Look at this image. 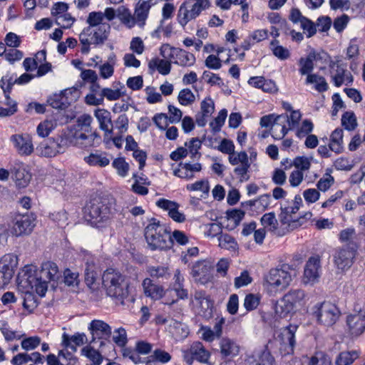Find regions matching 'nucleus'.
Here are the masks:
<instances>
[{
  "mask_svg": "<svg viewBox=\"0 0 365 365\" xmlns=\"http://www.w3.org/2000/svg\"><path fill=\"white\" fill-rule=\"evenodd\" d=\"M58 274L56 264L49 261L42 263L41 269H37L33 264L23 268L18 279L19 284L26 289L23 302L25 309L31 312L37 307L38 300L32 292L43 297L48 289V283L58 279Z\"/></svg>",
  "mask_w": 365,
  "mask_h": 365,
  "instance_id": "obj_1",
  "label": "nucleus"
},
{
  "mask_svg": "<svg viewBox=\"0 0 365 365\" xmlns=\"http://www.w3.org/2000/svg\"><path fill=\"white\" fill-rule=\"evenodd\" d=\"M102 284L108 297L116 303L124 304L130 293V282L125 274L117 269L108 268L102 275Z\"/></svg>",
  "mask_w": 365,
  "mask_h": 365,
  "instance_id": "obj_2",
  "label": "nucleus"
},
{
  "mask_svg": "<svg viewBox=\"0 0 365 365\" xmlns=\"http://www.w3.org/2000/svg\"><path fill=\"white\" fill-rule=\"evenodd\" d=\"M145 238L152 250H166L172 247L173 240L165 225L152 218L144 230Z\"/></svg>",
  "mask_w": 365,
  "mask_h": 365,
  "instance_id": "obj_3",
  "label": "nucleus"
},
{
  "mask_svg": "<svg viewBox=\"0 0 365 365\" xmlns=\"http://www.w3.org/2000/svg\"><path fill=\"white\" fill-rule=\"evenodd\" d=\"M151 6L150 0H139L133 14L128 9L123 8L118 11L117 16L120 22L128 29H132L135 26L143 29L146 24Z\"/></svg>",
  "mask_w": 365,
  "mask_h": 365,
  "instance_id": "obj_4",
  "label": "nucleus"
},
{
  "mask_svg": "<svg viewBox=\"0 0 365 365\" xmlns=\"http://www.w3.org/2000/svg\"><path fill=\"white\" fill-rule=\"evenodd\" d=\"M86 211L91 223L97 228L106 227L110 225L112 215L110 210L100 199L91 200L86 206Z\"/></svg>",
  "mask_w": 365,
  "mask_h": 365,
  "instance_id": "obj_5",
  "label": "nucleus"
},
{
  "mask_svg": "<svg viewBox=\"0 0 365 365\" xmlns=\"http://www.w3.org/2000/svg\"><path fill=\"white\" fill-rule=\"evenodd\" d=\"M312 314L318 324L331 327L338 321L341 312L334 304L324 301L313 306Z\"/></svg>",
  "mask_w": 365,
  "mask_h": 365,
  "instance_id": "obj_6",
  "label": "nucleus"
},
{
  "mask_svg": "<svg viewBox=\"0 0 365 365\" xmlns=\"http://www.w3.org/2000/svg\"><path fill=\"white\" fill-rule=\"evenodd\" d=\"M210 6V0H185L179 8L178 21L184 27Z\"/></svg>",
  "mask_w": 365,
  "mask_h": 365,
  "instance_id": "obj_7",
  "label": "nucleus"
},
{
  "mask_svg": "<svg viewBox=\"0 0 365 365\" xmlns=\"http://www.w3.org/2000/svg\"><path fill=\"white\" fill-rule=\"evenodd\" d=\"M305 292L302 289L289 292L275 303V314L280 317L287 316L297 306H302L304 302Z\"/></svg>",
  "mask_w": 365,
  "mask_h": 365,
  "instance_id": "obj_8",
  "label": "nucleus"
},
{
  "mask_svg": "<svg viewBox=\"0 0 365 365\" xmlns=\"http://www.w3.org/2000/svg\"><path fill=\"white\" fill-rule=\"evenodd\" d=\"M160 55L166 59L172 60L173 63L183 67H190L195 64V56L179 48L170 46L169 44H163L160 48Z\"/></svg>",
  "mask_w": 365,
  "mask_h": 365,
  "instance_id": "obj_9",
  "label": "nucleus"
},
{
  "mask_svg": "<svg viewBox=\"0 0 365 365\" xmlns=\"http://www.w3.org/2000/svg\"><path fill=\"white\" fill-rule=\"evenodd\" d=\"M298 327L289 324L282 328L275 338V346L277 347L280 354L283 356L292 354L296 344L295 333Z\"/></svg>",
  "mask_w": 365,
  "mask_h": 365,
  "instance_id": "obj_10",
  "label": "nucleus"
},
{
  "mask_svg": "<svg viewBox=\"0 0 365 365\" xmlns=\"http://www.w3.org/2000/svg\"><path fill=\"white\" fill-rule=\"evenodd\" d=\"M18 265V257L14 254H6L0 259V289L9 284Z\"/></svg>",
  "mask_w": 365,
  "mask_h": 365,
  "instance_id": "obj_11",
  "label": "nucleus"
},
{
  "mask_svg": "<svg viewBox=\"0 0 365 365\" xmlns=\"http://www.w3.org/2000/svg\"><path fill=\"white\" fill-rule=\"evenodd\" d=\"M329 73L331 81L336 87H340L343 84L349 86L354 81L351 72L346 69V64L342 63L341 61L330 62Z\"/></svg>",
  "mask_w": 365,
  "mask_h": 365,
  "instance_id": "obj_12",
  "label": "nucleus"
},
{
  "mask_svg": "<svg viewBox=\"0 0 365 365\" xmlns=\"http://www.w3.org/2000/svg\"><path fill=\"white\" fill-rule=\"evenodd\" d=\"M182 357L188 365H192L195 360L207 364L210 358V353L200 341H195L189 348L182 350Z\"/></svg>",
  "mask_w": 365,
  "mask_h": 365,
  "instance_id": "obj_13",
  "label": "nucleus"
},
{
  "mask_svg": "<svg viewBox=\"0 0 365 365\" xmlns=\"http://www.w3.org/2000/svg\"><path fill=\"white\" fill-rule=\"evenodd\" d=\"M301 117L299 110H292L289 117L287 115L275 116V132L279 130L281 133L275 139H281L289 130L294 129L298 125Z\"/></svg>",
  "mask_w": 365,
  "mask_h": 365,
  "instance_id": "obj_14",
  "label": "nucleus"
},
{
  "mask_svg": "<svg viewBox=\"0 0 365 365\" xmlns=\"http://www.w3.org/2000/svg\"><path fill=\"white\" fill-rule=\"evenodd\" d=\"M229 162L232 165H236L234 173L240 182H245L250 179L248 155L246 152L242 151L234 154L229 158Z\"/></svg>",
  "mask_w": 365,
  "mask_h": 365,
  "instance_id": "obj_15",
  "label": "nucleus"
},
{
  "mask_svg": "<svg viewBox=\"0 0 365 365\" xmlns=\"http://www.w3.org/2000/svg\"><path fill=\"white\" fill-rule=\"evenodd\" d=\"M33 214L16 215L13 220L12 233L16 236L29 235L36 225Z\"/></svg>",
  "mask_w": 365,
  "mask_h": 365,
  "instance_id": "obj_16",
  "label": "nucleus"
},
{
  "mask_svg": "<svg viewBox=\"0 0 365 365\" xmlns=\"http://www.w3.org/2000/svg\"><path fill=\"white\" fill-rule=\"evenodd\" d=\"M349 245V247H343L336 251L334 255V261L337 269L342 271L349 269L354 262L356 255V244Z\"/></svg>",
  "mask_w": 365,
  "mask_h": 365,
  "instance_id": "obj_17",
  "label": "nucleus"
},
{
  "mask_svg": "<svg viewBox=\"0 0 365 365\" xmlns=\"http://www.w3.org/2000/svg\"><path fill=\"white\" fill-rule=\"evenodd\" d=\"M10 142L16 152L20 156L31 155L34 150L32 138L28 133H16L11 135Z\"/></svg>",
  "mask_w": 365,
  "mask_h": 365,
  "instance_id": "obj_18",
  "label": "nucleus"
},
{
  "mask_svg": "<svg viewBox=\"0 0 365 365\" xmlns=\"http://www.w3.org/2000/svg\"><path fill=\"white\" fill-rule=\"evenodd\" d=\"M192 301L197 313L205 318H210L212 313V303L204 290H196Z\"/></svg>",
  "mask_w": 365,
  "mask_h": 365,
  "instance_id": "obj_19",
  "label": "nucleus"
},
{
  "mask_svg": "<svg viewBox=\"0 0 365 365\" xmlns=\"http://www.w3.org/2000/svg\"><path fill=\"white\" fill-rule=\"evenodd\" d=\"M347 332L352 337H357L365 331V312H359L346 317Z\"/></svg>",
  "mask_w": 365,
  "mask_h": 365,
  "instance_id": "obj_20",
  "label": "nucleus"
},
{
  "mask_svg": "<svg viewBox=\"0 0 365 365\" xmlns=\"http://www.w3.org/2000/svg\"><path fill=\"white\" fill-rule=\"evenodd\" d=\"M191 275L195 280L202 284L212 281V266L205 260L197 261L192 267Z\"/></svg>",
  "mask_w": 365,
  "mask_h": 365,
  "instance_id": "obj_21",
  "label": "nucleus"
},
{
  "mask_svg": "<svg viewBox=\"0 0 365 365\" xmlns=\"http://www.w3.org/2000/svg\"><path fill=\"white\" fill-rule=\"evenodd\" d=\"M321 272V259L319 255L312 256L307 262L304 270V282L315 283L318 281Z\"/></svg>",
  "mask_w": 365,
  "mask_h": 365,
  "instance_id": "obj_22",
  "label": "nucleus"
},
{
  "mask_svg": "<svg viewBox=\"0 0 365 365\" xmlns=\"http://www.w3.org/2000/svg\"><path fill=\"white\" fill-rule=\"evenodd\" d=\"M294 275L295 270L288 264H283L280 268H275V288L279 290L287 288Z\"/></svg>",
  "mask_w": 365,
  "mask_h": 365,
  "instance_id": "obj_23",
  "label": "nucleus"
},
{
  "mask_svg": "<svg viewBox=\"0 0 365 365\" xmlns=\"http://www.w3.org/2000/svg\"><path fill=\"white\" fill-rule=\"evenodd\" d=\"M88 330L92 335L91 343L93 342L96 339H108L112 334L111 327L103 320L93 319L88 326Z\"/></svg>",
  "mask_w": 365,
  "mask_h": 365,
  "instance_id": "obj_24",
  "label": "nucleus"
},
{
  "mask_svg": "<svg viewBox=\"0 0 365 365\" xmlns=\"http://www.w3.org/2000/svg\"><path fill=\"white\" fill-rule=\"evenodd\" d=\"M11 178L19 187H26L31 178V174L26 170L22 163H14L11 167Z\"/></svg>",
  "mask_w": 365,
  "mask_h": 365,
  "instance_id": "obj_25",
  "label": "nucleus"
},
{
  "mask_svg": "<svg viewBox=\"0 0 365 365\" xmlns=\"http://www.w3.org/2000/svg\"><path fill=\"white\" fill-rule=\"evenodd\" d=\"M289 19L294 24H300V27L303 31L308 33V37H311L316 34V25L310 19L304 16L299 9L297 8L292 9Z\"/></svg>",
  "mask_w": 365,
  "mask_h": 365,
  "instance_id": "obj_26",
  "label": "nucleus"
},
{
  "mask_svg": "<svg viewBox=\"0 0 365 365\" xmlns=\"http://www.w3.org/2000/svg\"><path fill=\"white\" fill-rule=\"evenodd\" d=\"M90 135L76 131L73 135V143L83 148L98 145L101 142V135L96 132H91Z\"/></svg>",
  "mask_w": 365,
  "mask_h": 365,
  "instance_id": "obj_27",
  "label": "nucleus"
},
{
  "mask_svg": "<svg viewBox=\"0 0 365 365\" xmlns=\"http://www.w3.org/2000/svg\"><path fill=\"white\" fill-rule=\"evenodd\" d=\"M142 287L145 296L155 301L162 299L167 292L162 285L154 283L150 278L143 279Z\"/></svg>",
  "mask_w": 365,
  "mask_h": 365,
  "instance_id": "obj_28",
  "label": "nucleus"
},
{
  "mask_svg": "<svg viewBox=\"0 0 365 365\" xmlns=\"http://www.w3.org/2000/svg\"><path fill=\"white\" fill-rule=\"evenodd\" d=\"M94 116L96 118L101 130L104 131L106 137L113 134V123L110 113L104 108H97L94 110Z\"/></svg>",
  "mask_w": 365,
  "mask_h": 365,
  "instance_id": "obj_29",
  "label": "nucleus"
},
{
  "mask_svg": "<svg viewBox=\"0 0 365 365\" xmlns=\"http://www.w3.org/2000/svg\"><path fill=\"white\" fill-rule=\"evenodd\" d=\"M88 338L84 333H76L70 336L68 334L62 335V346L66 349H70L73 352H76L77 346H82L87 343Z\"/></svg>",
  "mask_w": 365,
  "mask_h": 365,
  "instance_id": "obj_30",
  "label": "nucleus"
},
{
  "mask_svg": "<svg viewBox=\"0 0 365 365\" xmlns=\"http://www.w3.org/2000/svg\"><path fill=\"white\" fill-rule=\"evenodd\" d=\"M84 161L90 166L104 168L110 164V160L106 153L96 150L85 156Z\"/></svg>",
  "mask_w": 365,
  "mask_h": 365,
  "instance_id": "obj_31",
  "label": "nucleus"
},
{
  "mask_svg": "<svg viewBox=\"0 0 365 365\" xmlns=\"http://www.w3.org/2000/svg\"><path fill=\"white\" fill-rule=\"evenodd\" d=\"M316 59L314 51L310 52L306 57H301L298 61L299 73L302 76L312 75L314 70V61Z\"/></svg>",
  "mask_w": 365,
  "mask_h": 365,
  "instance_id": "obj_32",
  "label": "nucleus"
},
{
  "mask_svg": "<svg viewBox=\"0 0 365 365\" xmlns=\"http://www.w3.org/2000/svg\"><path fill=\"white\" fill-rule=\"evenodd\" d=\"M171 61L170 59H160L158 57L153 58L148 62V68L150 71L157 70L160 74L166 76L171 71Z\"/></svg>",
  "mask_w": 365,
  "mask_h": 365,
  "instance_id": "obj_33",
  "label": "nucleus"
},
{
  "mask_svg": "<svg viewBox=\"0 0 365 365\" xmlns=\"http://www.w3.org/2000/svg\"><path fill=\"white\" fill-rule=\"evenodd\" d=\"M268 37V30L258 29L251 33L242 43V48L244 50H249L251 46L259 43Z\"/></svg>",
  "mask_w": 365,
  "mask_h": 365,
  "instance_id": "obj_34",
  "label": "nucleus"
},
{
  "mask_svg": "<svg viewBox=\"0 0 365 365\" xmlns=\"http://www.w3.org/2000/svg\"><path fill=\"white\" fill-rule=\"evenodd\" d=\"M220 353L223 357L235 356L239 353L238 345L232 339L223 337L220 341Z\"/></svg>",
  "mask_w": 365,
  "mask_h": 365,
  "instance_id": "obj_35",
  "label": "nucleus"
},
{
  "mask_svg": "<svg viewBox=\"0 0 365 365\" xmlns=\"http://www.w3.org/2000/svg\"><path fill=\"white\" fill-rule=\"evenodd\" d=\"M285 204L281 205L282 213L279 215L282 225L285 226V228L289 227V222L294 221V219L292 217V214H295L299 210V205H292Z\"/></svg>",
  "mask_w": 365,
  "mask_h": 365,
  "instance_id": "obj_36",
  "label": "nucleus"
},
{
  "mask_svg": "<svg viewBox=\"0 0 365 365\" xmlns=\"http://www.w3.org/2000/svg\"><path fill=\"white\" fill-rule=\"evenodd\" d=\"M119 87L115 86V88H104L101 89V93L103 100L106 98L108 101H113L120 99L122 96L125 95V86L120 82L117 83Z\"/></svg>",
  "mask_w": 365,
  "mask_h": 365,
  "instance_id": "obj_37",
  "label": "nucleus"
},
{
  "mask_svg": "<svg viewBox=\"0 0 365 365\" xmlns=\"http://www.w3.org/2000/svg\"><path fill=\"white\" fill-rule=\"evenodd\" d=\"M110 30V26L109 24H101L99 26H97L96 30L93 29V33L91 34L93 44H103L108 38Z\"/></svg>",
  "mask_w": 365,
  "mask_h": 365,
  "instance_id": "obj_38",
  "label": "nucleus"
},
{
  "mask_svg": "<svg viewBox=\"0 0 365 365\" xmlns=\"http://www.w3.org/2000/svg\"><path fill=\"white\" fill-rule=\"evenodd\" d=\"M305 84H314V89L319 93L325 92L329 88V86L325 78L317 73L308 75L306 78Z\"/></svg>",
  "mask_w": 365,
  "mask_h": 365,
  "instance_id": "obj_39",
  "label": "nucleus"
},
{
  "mask_svg": "<svg viewBox=\"0 0 365 365\" xmlns=\"http://www.w3.org/2000/svg\"><path fill=\"white\" fill-rule=\"evenodd\" d=\"M0 331L6 341L19 340L24 336L21 331L13 330L4 321H0Z\"/></svg>",
  "mask_w": 365,
  "mask_h": 365,
  "instance_id": "obj_40",
  "label": "nucleus"
},
{
  "mask_svg": "<svg viewBox=\"0 0 365 365\" xmlns=\"http://www.w3.org/2000/svg\"><path fill=\"white\" fill-rule=\"evenodd\" d=\"M60 146L54 141L41 143L38 148L39 155L46 158H52L56 156L58 153Z\"/></svg>",
  "mask_w": 365,
  "mask_h": 365,
  "instance_id": "obj_41",
  "label": "nucleus"
},
{
  "mask_svg": "<svg viewBox=\"0 0 365 365\" xmlns=\"http://www.w3.org/2000/svg\"><path fill=\"white\" fill-rule=\"evenodd\" d=\"M92 33L93 29L86 27L79 35V41L82 45L81 48L82 53L86 54L90 51V45L93 43Z\"/></svg>",
  "mask_w": 365,
  "mask_h": 365,
  "instance_id": "obj_42",
  "label": "nucleus"
},
{
  "mask_svg": "<svg viewBox=\"0 0 365 365\" xmlns=\"http://www.w3.org/2000/svg\"><path fill=\"white\" fill-rule=\"evenodd\" d=\"M115 56L113 55L108 58V61L99 65L98 70L101 78L108 79L114 73Z\"/></svg>",
  "mask_w": 365,
  "mask_h": 365,
  "instance_id": "obj_43",
  "label": "nucleus"
},
{
  "mask_svg": "<svg viewBox=\"0 0 365 365\" xmlns=\"http://www.w3.org/2000/svg\"><path fill=\"white\" fill-rule=\"evenodd\" d=\"M359 356L357 351H348L341 352L336 359V365H350Z\"/></svg>",
  "mask_w": 365,
  "mask_h": 365,
  "instance_id": "obj_44",
  "label": "nucleus"
},
{
  "mask_svg": "<svg viewBox=\"0 0 365 365\" xmlns=\"http://www.w3.org/2000/svg\"><path fill=\"white\" fill-rule=\"evenodd\" d=\"M93 122V118L89 114H83L80 115L76 120V127L78 130L76 131L85 133H89L92 131L91 123Z\"/></svg>",
  "mask_w": 365,
  "mask_h": 365,
  "instance_id": "obj_45",
  "label": "nucleus"
},
{
  "mask_svg": "<svg viewBox=\"0 0 365 365\" xmlns=\"http://www.w3.org/2000/svg\"><path fill=\"white\" fill-rule=\"evenodd\" d=\"M67 91H62L60 94H54L53 96L48 99V103L53 108L56 109H65L68 102L65 98V93Z\"/></svg>",
  "mask_w": 365,
  "mask_h": 365,
  "instance_id": "obj_46",
  "label": "nucleus"
},
{
  "mask_svg": "<svg viewBox=\"0 0 365 365\" xmlns=\"http://www.w3.org/2000/svg\"><path fill=\"white\" fill-rule=\"evenodd\" d=\"M112 340L116 346L124 348L128 341L126 330L123 327L115 329L113 331Z\"/></svg>",
  "mask_w": 365,
  "mask_h": 365,
  "instance_id": "obj_47",
  "label": "nucleus"
},
{
  "mask_svg": "<svg viewBox=\"0 0 365 365\" xmlns=\"http://www.w3.org/2000/svg\"><path fill=\"white\" fill-rule=\"evenodd\" d=\"M219 246L225 250L235 251L237 249V243L234 237L228 234H221L218 237Z\"/></svg>",
  "mask_w": 365,
  "mask_h": 365,
  "instance_id": "obj_48",
  "label": "nucleus"
},
{
  "mask_svg": "<svg viewBox=\"0 0 365 365\" xmlns=\"http://www.w3.org/2000/svg\"><path fill=\"white\" fill-rule=\"evenodd\" d=\"M253 278L250 275L248 270L245 269L241 272L240 274L234 279V287L235 289H240L243 287H247L252 284Z\"/></svg>",
  "mask_w": 365,
  "mask_h": 365,
  "instance_id": "obj_49",
  "label": "nucleus"
},
{
  "mask_svg": "<svg viewBox=\"0 0 365 365\" xmlns=\"http://www.w3.org/2000/svg\"><path fill=\"white\" fill-rule=\"evenodd\" d=\"M261 297L259 294L252 293L247 294L243 302V306L247 312H251L257 308L260 304Z\"/></svg>",
  "mask_w": 365,
  "mask_h": 365,
  "instance_id": "obj_50",
  "label": "nucleus"
},
{
  "mask_svg": "<svg viewBox=\"0 0 365 365\" xmlns=\"http://www.w3.org/2000/svg\"><path fill=\"white\" fill-rule=\"evenodd\" d=\"M56 123L53 120H46L38 124L36 128L37 134L42 138L47 137L55 128Z\"/></svg>",
  "mask_w": 365,
  "mask_h": 365,
  "instance_id": "obj_51",
  "label": "nucleus"
},
{
  "mask_svg": "<svg viewBox=\"0 0 365 365\" xmlns=\"http://www.w3.org/2000/svg\"><path fill=\"white\" fill-rule=\"evenodd\" d=\"M69 349H66L59 351L58 358L61 359V365H76L78 359L74 356V353Z\"/></svg>",
  "mask_w": 365,
  "mask_h": 365,
  "instance_id": "obj_52",
  "label": "nucleus"
},
{
  "mask_svg": "<svg viewBox=\"0 0 365 365\" xmlns=\"http://www.w3.org/2000/svg\"><path fill=\"white\" fill-rule=\"evenodd\" d=\"M341 125L348 130H353L356 128L357 122L354 112L346 111L342 115Z\"/></svg>",
  "mask_w": 365,
  "mask_h": 365,
  "instance_id": "obj_53",
  "label": "nucleus"
},
{
  "mask_svg": "<svg viewBox=\"0 0 365 365\" xmlns=\"http://www.w3.org/2000/svg\"><path fill=\"white\" fill-rule=\"evenodd\" d=\"M186 189L188 191H201L204 195H207L210 190L209 182L205 179L200 180L187 185Z\"/></svg>",
  "mask_w": 365,
  "mask_h": 365,
  "instance_id": "obj_54",
  "label": "nucleus"
},
{
  "mask_svg": "<svg viewBox=\"0 0 365 365\" xmlns=\"http://www.w3.org/2000/svg\"><path fill=\"white\" fill-rule=\"evenodd\" d=\"M113 167L117 170V173L120 177H125L130 169L129 164L123 158H115L112 163Z\"/></svg>",
  "mask_w": 365,
  "mask_h": 365,
  "instance_id": "obj_55",
  "label": "nucleus"
},
{
  "mask_svg": "<svg viewBox=\"0 0 365 365\" xmlns=\"http://www.w3.org/2000/svg\"><path fill=\"white\" fill-rule=\"evenodd\" d=\"M82 355L86 356L91 362H102L103 356L99 351L88 345L81 349Z\"/></svg>",
  "mask_w": 365,
  "mask_h": 365,
  "instance_id": "obj_56",
  "label": "nucleus"
},
{
  "mask_svg": "<svg viewBox=\"0 0 365 365\" xmlns=\"http://www.w3.org/2000/svg\"><path fill=\"white\" fill-rule=\"evenodd\" d=\"M180 104L182 106H190L195 101V97L193 93L189 88L182 89L178 97Z\"/></svg>",
  "mask_w": 365,
  "mask_h": 365,
  "instance_id": "obj_57",
  "label": "nucleus"
},
{
  "mask_svg": "<svg viewBox=\"0 0 365 365\" xmlns=\"http://www.w3.org/2000/svg\"><path fill=\"white\" fill-rule=\"evenodd\" d=\"M41 338L37 336L24 338L21 340V346L25 351H31L41 344Z\"/></svg>",
  "mask_w": 365,
  "mask_h": 365,
  "instance_id": "obj_58",
  "label": "nucleus"
},
{
  "mask_svg": "<svg viewBox=\"0 0 365 365\" xmlns=\"http://www.w3.org/2000/svg\"><path fill=\"white\" fill-rule=\"evenodd\" d=\"M330 357L323 352H317L311 357L309 365H331Z\"/></svg>",
  "mask_w": 365,
  "mask_h": 365,
  "instance_id": "obj_59",
  "label": "nucleus"
},
{
  "mask_svg": "<svg viewBox=\"0 0 365 365\" xmlns=\"http://www.w3.org/2000/svg\"><path fill=\"white\" fill-rule=\"evenodd\" d=\"M148 362L159 361L163 364L168 363L171 359L170 354L162 349H155L150 356Z\"/></svg>",
  "mask_w": 365,
  "mask_h": 365,
  "instance_id": "obj_60",
  "label": "nucleus"
},
{
  "mask_svg": "<svg viewBox=\"0 0 365 365\" xmlns=\"http://www.w3.org/2000/svg\"><path fill=\"white\" fill-rule=\"evenodd\" d=\"M314 125L310 120L306 119L303 120L301 126L297 130L296 135L299 138H303L310 135L309 133L312 131Z\"/></svg>",
  "mask_w": 365,
  "mask_h": 365,
  "instance_id": "obj_61",
  "label": "nucleus"
},
{
  "mask_svg": "<svg viewBox=\"0 0 365 365\" xmlns=\"http://www.w3.org/2000/svg\"><path fill=\"white\" fill-rule=\"evenodd\" d=\"M355 237V230L351 227L341 230L339 234V240H341V242L347 243V245L345 247H349V245L351 246V244H355L353 242Z\"/></svg>",
  "mask_w": 365,
  "mask_h": 365,
  "instance_id": "obj_62",
  "label": "nucleus"
},
{
  "mask_svg": "<svg viewBox=\"0 0 365 365\" xmlns=\"http://www.w3.org/2000/svg\"><path fill=\"white\" fill-rule=\"evenodd\" d=\"M104 19V14L101 11H93L88 14L87 23L89 24L88 27L99 26L103 24V20Z\"/></svg>",
  "mask_w": 365,
  "mask_h": 365,
  "instance_id": "obj_63",
  "label": "nucleus"
},
{
  "mask_svg": "<svg viewBox=\"0 0 365 365\" xmlns=\"http://www.w3.org/2000/svg\"><path fill=\"white\" fill-rule=\"evenodd\" d=\"M16 78V77L14 76V75L11 73H7L1 78L0 81V86L4 93H9L12 86L15 83H17Z\"/></svg>",
  "mask_w": 365,
  "mask_h": 365,
  "instance_id": "obj_64",
  "label": "nucleus"
}]
</instances>
